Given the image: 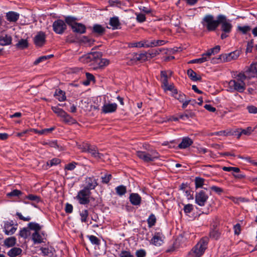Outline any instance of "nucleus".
<instances>
[{
	"label": "nucleus",
	"mask_w": 257,
	"mask_h": 257,
	"mask_svg": "<svg viewBox=\"0 0 257 257\" xmlns=\"http://www.w3.org/2000/svg\"><path fill=\"white\" fill-rule=\"evenodd\" d=\"M148 55L147 52L136 54L135 59L138 61H145L148 59Z\"/></svg>",
	"instance_id": "39"
},
{
	"label": "nucleus",
	"mask_w": 257,
	"mask_h": 257,
	"mask_svg": "<svg viewBox=\"0 0 257 257\" xmlns=\"http://www.w3.org/2000/svg\"><path fill=\"white\" fill-rule=\"evenodd\" d=\"M204 179L200 177H196L195 179L196 188H201L204 184Z\"/></svg>",
	"instance_id": "51"
},
{
	"label": "nucleus",
	"mask_w": 257,
	"mask_h": 257,
	"mask_svg": "<svg viewBox=\"0 0 257 257\" xmlns=\"http://www.w3.org/2000/svg\"><path fill=\"white\" fill-rule=\"evenodd\" d=\"M105 29L101 25L99 24H95L93 26L92 32L99 35H103L105 32Z\"/></svg>",
	"instance_id": "28"
},
{
	"label": "nucleus",
	"mask_w": 257,
	"mask_h": 257,
	"mask_svg": "<svg viewBox=\"0 0 257 257\" xmlns=\"http://www.w3.org/2000/svg\"><path fill=\"white\" fill-rule=\"evenodd\" d=\"M220 50V47L219 45H217L214 48L208 50L206 53H205V54L206 57H208V59L209 60L210 59L211 55L218 53Z\"/></svg>",
	"instance_id": "27"
},
{
	"label": "nucleus",
	"mask_w": 257,
	"mask_h": 257,
	"mask_svg": "<svg viewBox=\"0 0 257 257\" xmlns=\"http://www.w3.org/2000/svg\"><path fill=\"white\" fill-rule=\"evenodd\" d=\"M61 118L62 121L66 123L74 124L76 122V120L66 112L65 114H64V116H62Z\"/></svg>",
	"instance_id": "32"
},
{
	"label": "nucleus",
	"mask_w": 257,
	"mask_h": 257,
	"mask_svg": "<svg viewBox=\"0 0 257 257\" xmlns=\"http://www.w3.org/2000/svg\"><path fill=\"white\" fill-rule=\"evenodd\" d=\"M88 238L91 241V242L94 244L98 245L100 243L99 239L94 235H89L88 236Z\"/></svg>",
	"instance_id": "58"
},
{
	"label": "nucleus",
	"mask_w": 257,
	"mask_h": 257,
	"mask_svg": "<svg viewBox=\"0 0 257 257\" xmlns=\"http://www.w3.org/2000/svg\"><path fill=\"white\" fill-rule=\"evenodd\" d=\"M6 19L10 22H16L19 18L20 15L19 13L11 11L6 14Z\"/></svg>",
	"instance_id": "19"
},
{
	"label": "nucleus",
	"mask_w": 257,
	"mask_h": 257,
	"mask_svg": "<svg viewBox=\"0 0 257 257\" xmlns=\"http://www.w3.org/2000/svg\"><path fill=\"white\" fill-rule=\"evenodd\" d=\"M12 38L10 35H5L0 36V45L7 46L11 44Z\"/></svg>",
	"instance_id": "21"
},
{
	"label": "nucleus",
	"mask_w": 257,
	"mask_h": 257,
	"mask_svg": "<svg viewBox=\"0 0 257 257\" xmlns=\"http://www.w3.org/2000/svg\"><path fill=\"white\" fill-rule=\"evenodd\" d=\"M208 61V57H206L205 53L202 54L201 58L196 59H193L189 62L190 63H202Z\"/></svg>",
	"instance_id": "37"
},
{
	"label": "nucleus",
	"mask_w": 257,
	"mask_h": 257,
	"mask_svg": "<svg viewBox=\"0 0 257 257\" xmlns=\"http://www.w3.org/2000/svg\"><path fill=\"white\" fill-rule=\"evenodd\" d=\"M26 198L36 202H39L40 201V198L39 196L33 194H30L27 196Z\"/></svg>",
	"instance_id": "59"
},
{
	"label": "nucleus",
	"mask_w": 257,
	"mask_h": 257,
	"mask_svg": "<svg viewBox=\"0 0 257 257\" xmlns=\"http://www.w3.org/2000/svg\"><path fill=\"white\" fill-rule=\"evenodd\" d=\"M173 72L170 71H162L161 72V81L163 84H167V82H168V78H170L172 75Z\"/></svg>",
	"instance_id": "25"
},
{
	"label": "nucleus",
	"mask_w": 257,
	"mask_h": 257,
	"mask_svg": "<svg viewBox=\"0 0 257 257\" xmlns=\"http://www.w3.org/2000/svg\"><path fill=\"white\" fill-rule=\"evenodd\" d=\"M208 240L209 238L207 237L202 238L190 252L188 257H200L207 247Z\"/></svg>",
	"instance_id": "3"
},
{
	"label": "nucleus",
	"mask_w": 257,
	"mask_h": 257,
	"mask_svg": "<svg viewBox=\"0 0 257 257\" xmlns=\"http://www.w3.org/2000/svg\"><path fill=\"white\" fill-rule=\"evenodd\" d=\"M147 221L149 227H151L154 226L156 222V218L155 216L153 214H151L149 217Z\"/></svg>",
	"instance_id": "47"
},
{
	"label": "nucleus",
	"mask_w": 257,
	"mask_h": 257,
	"mask_svg": "<svg viewBox=\"0 0 257 257\" xmlns=\"http://www.w3.org/2000/svg\"><path fill=\"white\" fill-rule=\"evenodd\" d=\"M137 156L145 162H151L154 161L159 158V153L154 150H151L148 152L144 151H137Z\"/></svg>",
	"instance_id": "5"
},
{
	"label": "nucleus",
	"mask_w": 257,
	"mask_h": 257,
	"mask_svg": "<svg viewBox=\"0 0 257 257\" xmlns=\"http://www.w3.org/2000/svg\"><path fill=\"white\" fill-rule=\"evenodd\" d=\"M187 75L193 81L201 80V76H197V74L192 69H190L187 71Z\"/></svg>",
	"instance_id": "33"
},
{
	"label": "nucleus",
	"mask_w": 257,
	"mask_h": 257,
	"mask_svg": "<svg viewBox=\"0 0 257 257\" xmlns=\"http://www.w3.org/2000/svg\"><path fill=\"white\" fill-rule=\"evenodd\" d=\"M22 192L19 190L15 189L10 193H7V196L9 198H12L13 197L19 196L22 195Z\"/></svg>",
	"instance_id": "48"
},
{
	"label": "nucleus",
	"mask_w": 257,
	"mask_h": 257,
	"mask_svg": "<svg viewBox=\"0 0 257 257\" xmlns=\"http://www.w3.org/2000/svg\"><path fill=\"white\" fill-rule=\"evenodd\" d=\"M193 144V141L188 137H185L182 139L181 143L178 145L179 149H186Z\"/></svg>",
	"instance_id": "22"
},
{
	"label": "nucleus",
	"mask_w": 257,
	"mask_h": 257,
	"mask_svg": "<svg viewBox=\"0 0 257 257\" xmlns=\"http://www.w3.org/2000/svg\"><path fill=\"white\" fill-rule=\"evenodd\" d=\"M81 220L82 222H86L87 221V217L88 216V212L87 210L83 211L80 213Z\"/></svg>",
	"instance_id": "56"
},
{
	"label": "nucleus",
	"mask_w": 257,
	"mask_h": 257,
	"mask_svg": "<svg viewBox=\"0 0 257 257\" xmlns=\"http://www.w3.org/2000/svg\"><path fill=\"white\" fill-rule=\"evenodd\" d=\"M22 249L19 247H14L11 249L8 252V254L10 257H16L20 254L22 252Z\"/></svg>",
	"instance_id": "31"
},
{
	"label": "nucleus",
	"mask_w": 257,
	"mask_h": 257,
	"mask_svg": "<svg viewBox=\"0 0 257 257\" xmlns=\"http://www.w3.org/2000/svg\"><path fill=\"white\" fill-rule=\"evenodd\" d=\"M174 97L179 100L180 102H184L185 99L186 98V96L183 93H178L177 91V94H174Z\"/></svg>",
	"instance_id": "60"
},
{
	"label": "nucleus",
	"mask_w": 257,
	"mask_h": 257,
	"mask_svg": "<svg viewBox=\"0 0 257 257\" xmlns=\"http://www.w3.org/2000/svg\"><path fill=\"white\" fill-rule=\"evenodd\" d=\"M54 96L60 101H63L66 100V97L64 91L61 89H57L54 94Z\"/></svg>",
	"instance_id": "30"
},
{
	"label": "nucleus",
	"mask_w": 257,
	"mask_h": 257,
	"mask_svg": "<svg viewBox=\"0 0 257 257\" xmlns=\"http://www.w3.org/2000/svg\"><path fill=\"white\" fill-rule=\"evenodd\" d=\"M222 170L224 171H233V173H239L240 169L238 167H223Z\"/></svg>",
	"instance_id": "52"
},
{
	"label": "nucleus",
	"mask_w": 257,
	"mask_h": 257,
	"mask_svg": "<svg viewBox=\"0 0 257 257\" xmlns=\"http://www.w3.org/2000/svg\"><path fill=\"white\" fill-rule=\"evenodd\" d=\"M66 23L71 27H72V26L75 24L76 23L75 22V19L71 17H67L65 19Z\"/></svg>",
	"instance_id": "61"
},
{
	"label": "nucleus",
	"mask_w": 257,
	"mask_h": 257,
	"mask_svg": "<svg viewBox=\"0 0 257 257\" xmlns=\"http://www.w3.org/2000/svg\"><path fill=\"white\" fill-rule=\"evenodd\" d=\"M131 204L135 206H139L141 204L142 198L138 193H131L129 197Z\"/></svg>",
	"instance_id": "16"
},
{
	"label": "nucleus",
	"mask_w": 257,
	"mask_h": 257,
	"mask_svg": "<svg viewBox=\"0 0 257 257\" xmlns=\"http://www.w3.org/2000/svg\"><path fill=\"white\" fill-rule=\"evenodd\" d=\"M16 47L21 49H24L28 47V41L26 39H21L16 45Z\"/></svg>",
	"instance_id": "38"
},
{
	"label": "nucleus",
	"mask_w": 257,
	"mask_h": 257,
	"mask_svg": "<svg viewBox=\"0 0 257 257\" xmlns=\"http://www.w3.org/2000/svg\"><path fill=\"white\" fill-rule=\"evenodd\" d=\"M119 257H135L130 251L122 250L119 254Z\"/></svg>",
	"instance_id": "62"
},
{
	"label": "nucleus",
	"mask_w": 257,
	"mask_h": 257,
	"mask_svg": "<svg viewBox=\"0 0 257 257\" xmlns=\"http://www.w3.org/2000/svg\"><path fill=\"white\" fill-rule=\"evenodd\" d=\"M99 52H91L81 57L80 62L84 63H91V65H95V58H98Z\"/></svg>",
	"instance_id": "8"
},
{
	"label": "nucleus",
	"mask_w": 257,
	"mask_h": 257,
	"mask_svg": "<svg viewBox=\"0 0 257 257\" xmlns=\"http://www.w3.org/2000/svg\"><path fill=\"white\" fill-rule=\"evenodd\" d=\"M28 226L30 229L35 230V232H38L41 229L39 224L34 222L29 223Z\"/></svg>",
	"instance_id": "45"
},
{
	"label": "nucleus",
	"mask_w": 257,
	"mask_h": 257,
	"mask_svg": "<svg viewBox=\"0 0 257 257\" xmlns=\"http://www.w3.org/2000/svg\"><path fill=\"white\" fill-rule=\"evenodd\" d=\"M217 18L219 19V25H220V30L222 32L220 37L223 40L228 36V34L231 32L233 26L230 21L226 16L219 15Z\"/></svg>",
	"instance_id": "2"
},
{
	"label": "nucleus",
	"mask_w": 257,
	"mask_h": 257,
	"mask_svg": "<svg viewBox=\"0 0 257 257\" xmlns=\"http://www.w3.org/2000/svg\"><path fill=\"white\" fill-rule=\"evenodd\" d=\"M53 31L58 34H62L66 30L67 26L62 20L55 21L52 25Z\"/></svg>",
	"instance_id": "7"
},
{
	"label": "nucleus",
	"mask_w": 257,
	"mask_h": 257,
	"mask_svg": "<svg viewBox=\"0 0 257 257\" xmlns=\"http://www.w3.org/2000/svg\"><path fill=\"white\" fill-rule=\"evenodd\" d=\"M238 130L240 131L239 132V133L237 136V139H239L241 135L242 134L244 135L249 136L254 131V130H252L250 126L247 127L246 129L240 128Z\"/></svg>",
	"instance_id": "34"
},
{
	"label": "nucleus",
	"mask_w": 257,
	"mask_h": 257,
	"mask_svg": "<svg viewBox=\"0 0 257 257\" xmlns=\"http://www.w3.org/2000/svg\"><path fill=\"white\" fill-rule=\"evenodd\" d=\"M220 235V233L216 229L215 225H213V228L211 229L209 232V236L211 238L217 240L219 238Z\"/></svg>",
	"instance_id": "29"
},
{
	"label": "nucleus",
	"mask_w": 257,
	"mask_h": 257,
	"mask_svg": "<svg viewBox=\"0 0 257 257\" xmlns=\"http://www.w3.org/2000/svg\"><path fill=\"white\" fill-rule=\"evenodd\" d=\"M71 28L73 32L79 34H83L86 31L85 26L81 23H76L72 26Z\"/></svg>",
	"instance_id": "20"
},
{
	"label": "nucleus",
	"mask_w": 257,
	"mask_h": 257,
	"mask_svg": "<svg viewBox=\"0 0 257 257\" xmlns=\"http://www.w3.org/2000/svg\"><path fill=\"white\" fill-rule=\"evenodd\" d=\"M130 46L131 47L149 48V41L144 39L138 42L132 43L130 44Z\"/></svg>",
	"instance_id": "23"
},
{
	"label": "nucleus",
	"mask_w": 257,
	"mask_h": 257,
	"mask_svg": "<svg viewBox=\"0 0 257 257\" xmlns=\"http://www.w3.org/2000/svg\"><path fill=\"white\" fill-rule=\"evenodd\" d=\"M51 108L53 112L56 113L58 116L60 117L61 118H62V116H64L65 111L62 109L58 107V106H52Z\"/></svg>",
	"instance_id": "40"
},
{
	"label": "nucleus",
	"mask_w": 257,
	"mask_h": 257,
	"mask_svg": "<svg viewBox=\"0 0 257 257\" xmlns=\"http://www.w3.org/2000/svg\"><path fill=\"white\" fill-rule=\"evenodd\" d=\"M253 75L247 76L244 72H241L236 75L234 79L231 80L228 85L230 89L239 92H243L246 88L244 80L247 78L252 77Z\"/></svg>",
	"instance_id": "1"
},
{
	"label": "nucleus",
	"mask_w": 257,
	"mask_h": 257,
	"mask_svg": "<svg viewBox=\"0 0 257 257\" xmlns=\"http://www.w3.org/2000/svg\"><path fill=\"white\" fill-rule=\"evenodd\" d=\"M101 53L99 52L98 58H95V65L96 66L94 67V69H101L109 64V60L107 59L101 58Z\"/></svg>",
	"instance_id": "10"
},
{
	"label": "nucleus",
	"mask_w": 257,
	"mask_h": 257,
	"mask_svg": "<svg viewBox=\"0 0 257 257\" xmlns=\"http://www.w3.org/2000/svg\"><path fill=\"white\" fill-rule=\"evenodd\" d=\"M208 198V196L206 193L203 190H201L196 194L195 202L198 205L203 206L206 202Z\"/></svg>",
	"instance_id": "9"
},
{
	"label": "nucleus",
	"mask_w": 257,
	"mask_h": 257,
	"mask_svg": "<svg viewBox=\"0 0 257 257\" xmlns=\"http://www.w3.org/2000/svg\"><path fill=\"white\" fill-rule=\"evenodd\" d=\"M30 235L29 229L27 228H23L19 232V235L25 239L27 238Z\"/></svg>",
	"instance_id": "42"
},
{
	"label": "nucleus",
	"mask_w": 257,
	"mask_h": 257,
	"mask_svg": "<svg viewBox=\"0 0 257 257\" xmlns=\"http://www.w3.org/2000/svg\"><path fill=\"white\" fill-rule=\"evenodd\" d=\"M78 148L81 150L82 152H86L88 151L89 147H90V144L87 143H83L81 145L78 146Z\"/></svg>",
	"instance_id": "55"
},
{
	"label": "nucleus",
	"mask_w": 257,
	"mask_h": 257,
	"mask_svg": "<svg viewBox=\"0 0 257 257\" xmlns=\"http://www.w3.org/2000/svg\"><path fill=\"white\" fill-rule=\"evenodd\" d=\"M109 25L112 27L113 30L119 29L120 23L117 17L111 18L109 20Z\"/></svg>",
	"instance_id": "26"
},
{
	"label": "nucleus",
	"mask_w": 257,
	"mask_h": 257,
	"mask_svg": "<svg viewBox=\"0 0 257 257\" xmlns=\"http://www.w3.org/2000/svg\"><path fill=\"white\" fill-rule=\"evenodd\" d=\"M32 238L34 243H40L43 242V238L38 232H35L33 233Z\"/></svg>",
	"instance_id": "36"
},
{
	"label": "nucleus",
	"mask_w": 257,
	"mask_h": 257,
	"mask_svg": "<svg viewBox=\"0 0 257 257\" xmlns=\"http://www.w3.org/2000/svg\"><path fill=\"white\" fill-rule=\"evenodd\" d=\"M34 43L38 47H42L46 42V35L43 32H39L34 37Z\"/></svg>",
	"instance_id": "11"
},
{
	"label": "nucleus",
	"mask_w": 257,
	"mask_h": 257,
	"mask_svg": "<svg viewBox=\"0 0 257 257\" xmlns=\"http://www.w3.org/2000/svg\"><path fill=\"white\" fill-rule=\"evenodd\" d=\"M86 186L84 188H87L89 191L94 189L98 185L97 180L93 176L86 178Z\"/></svg>",
	"instance_id": "13"
},
{
	"label": "nucleus",
	"mask_w": 257,
	"mask_h": 257,
	"mask_svg": "<svg viewBox=\"0 0 257 257\" xmlns=\"http://www.w3.org/2000/svg\"><path fill=\"white\" fill-rule=\"evenodd\" d=\"M112 178V176L110 174H105L103 176H102L101 182L103 184H108Z\"/></svg>",
	"instance_id": "50"
},
{
	"label": "nucleus",
	"mask_w": 257,
	"mask_h": 257,
	"mask_svg": "<svg viewBox=\"0 0 257 257\" xmlns=\"http://www.w3.org/2000/svg\"><path fill=\"white\" fill-rule=\"evenodd\" d=\"M115 191L118 195L122 196L126 192V188L123 185H120L115 188Z\"/></svg>",
	"instance_id": "44"
},
{
	"label": "nucleus",
	"mask_w": 257,
	"mask_h": 257,
	"mask_svg": "<svg viewBox=\"0 0 257 257\" xmlns=\"http://www.w3.org/2000/svg\"><path fill=\"white\" fill-rule=\"evenodd\" d=\"M195 116L194 113L192 112H190L188 111H186L184 114H181L179 115V118L181 119H184L185 117L187 118H192Z\"/></svg>",
	"instance_id": "49"
},
{
	"label": "nucleus",
	"mask_w": 257,
	"mask_h": 257,
	"mask_svg": "<svg viewBox=\"0 0 257 257\" xmlns=\"http://www.w3.org/2000/svg\"><path fill=\"white\" fill-rule=\"evenodd\" d=\"M53 57V55H47V56H41L39 58H38L37 59H36L35 62H34V64L35 65H37L38 64H39V63L41 62H43V61H44L47 59H49L52 57Z\"/></svg>",
	"instance_id": "46"
},
{
	"label": "nucleus",
	"mask_w": 257,
	"mask_h": 257,
	"mask_svg": "<svg viewBox=\"0 0 257 257\" xmlns=\"http://www.w3.org/2000/svg\"><path fill=\"white\" fill-rule=\"evenodd\" d=\"M163 87L165 91L169 90L172 91L174 94H177V89L174 88V86L173 84L169 85L168 84V82H167V84H163Z\"/></svg>",
	"instance_id": "43"
},
{
	"label": "nucleus",
	"mask_w": 257,
	"mask_h": 257,
	"mask_svg": "<svg viewBox=\"0 0 257 257\" xmlns=\"http://www.w3.org/2000/svg\"><path fill=\"white\" fill-rule=\"evenodd\" d=\"M166 43V41L161 40L149 41V48L162 46Z\"/></svg>",
	"instance_id": "35"
},
{
	"label": "nucleus",
	"mask_w": 257,
	"mask_h": 257,
	"mask_svg": "<svg viewBox=\"0 0 257 257\" xmlns=\"http://www.w3.org/2000/svg\"><path fill=\"white\" fill-rule=\"evenodd\" d=\"M55 129L54 127L49 128H45L40 131H36L35 132L39 135L48 134L51 133Z\"/></svg>",
	"instance_id": "53"
},
{
	"label": "nucleus",
	"mask_w": 257,
	"mask_h": 257,
	"mask_svg": "<svg viewBox=\"0 0 257 257\" xmlns=\"http://www.w3.org/2000/svg\"><path fill=\"white\" fill-rule=\"evenodd\" d=\"M91 194L90 191L87 188H83L78 192L76 198L80 204L85 205L89 203Z\"/></svg>",
	"instance_id": "6"
},
{
	"label": "nucleus",
	"mask_w": 257,
	"mask_h": 257,
	"mask_svg": "<svg viewBox=\"0 0 257 257\" xmlns=\"http://www.w3.org/2000/svg\"><path fill=\"white\" fill-rule=\"evenodd\" d=\"M16 239L15 237H10L6 239L4 243L6 246L11 247L14 246L16 244Z\"/></svg>",
	"instance_id": "41"
},
{
	"label": "nucleus",
	"mask_w": 257,
	"mask_h": 257,
	"mask_svg": "<svg viewBox=\"0 0 257 257\" xmlns=\"http://www.w3.org/2000/svg\"><path fill=\"white\" fill-rule=\"evenodd\" d=\"M88 152L90 153L93 157L96 159H100L103 156L102 154L98 152L96 147L94 146H91L90 145V147H89Z\"/></svg>",
	"instance_id": "24"
},
{
	"label": "nucleus",
	"mask_w": 257,
	"mask_h": 257,
	"mask_svg": "<svg viewBox=\"0 0 257 257\" xmlns=\"http://www.w3.org/2000/svg\"><path fill=\"white\" fill-rule=\"evenodd\" d=\"M246 108L250 113H257V107L255 106L249 105Z\"/></svg>",
	"instance_id": "63"
},
{
	"label": "nucleus",
	"mask_w": 257,
	"mask_h": 257,
	"mask_svg": "<svg viewBox=\"0 0 257 257\" xmlns=\"http://www.w3.org/2000/svg\"><path fill=\"white\" fill-rule=\"evenodd\" d=\"M243 72L247 76H254V74L257 75V63L250 65L249 67L246 68L245 71ZM253 77L254 76L252 77Z\"/></svg>",
	"instance_id": "18"
},
{
	"label": "nucleus",
	"mask_w": 257,
	"mask_h": 257,
	"mask_svg": "<svg viewBox=\"0 0 257 257\" xmlns=\"http://www.w3.org/2000/svg\"><path fill=\"white\" fill-rule=\"evenodd\" d=\"M151 243L155 246H160L163 243V235L160 232L155 233Z\"/></svg>",
	"instance_id": "15"
},
{
	"label": "nucleus",
	"mask_w": 257,
	"mask_h": 257,
	"mask_svg": "<svg viewBox=\"0 0 257 257\" xmlns=\"http://www.w3.org/2000/svg\"><path fill=\"white\" fill-rule=\"evenodd\" d=\"M219 19H214V17L211 15H207L203 19L202 24L206 28L208 31H214L219 26Z\"/></svg>",
	"instance_id": "4"
},
{
	"label": "nucleus",
	"mask_w": 257,
	"mask_h": 257,
	"mask_svg": "<svg viewBox=\"0 0 257 257\" xmlns=\"http://www.w3.org/2000/svg\"><path fill=\"white\" fill-rule=\"evenodd\" d=\"M137 16L136 20L139 23H143L146 20V16L142 13L136 14Z\"/></svg>",
	"instance_id": "57"
},
{
	"label": "nucleus",
	"mask_w": 257,
	"mask_h": 257,
	"mask_svg": "<svg viewBox=\"0 0 257 257\" xmlns=\"http://www.w3.org/2000/svg\"><path fill=\"white\" fill-rule=\"evenodd\" d=\"M136 255L137 257H145L146 255V252L144 249H139L137 250Z\"/></svg>",
	"instance_id": "64"
},
{
	"label": "nucleus",
	"mask_w": 257,
	"mask_h": 257,
	"mask_svg": "<svg viewBox=\"0 0 257 257\" xmlns=\"http://www.w3.org/2000/svg\"><path fill=\"white\" fill-rule=\"evenodd\" d=\"M117 107V105L115 103H105L102 107L101 111L104 113H112L116 111Z\"/></svg>",
	"instance_id": "14"
},
{
	"label": "nucleus",
	"mask_w": 257,
	"mask_h": 257,
	"mask_svg": "<svg viewBox=\"0 0 257 257\" xmlns=\"http://www.w3.org/2000/svg\"><path fill=\"white\" fill-rule=\"evenodd\" d=\"M13 224L7 222L5 223L4 228L6 234L9 235L13 234L16 231L17 228L13 226Z\"/></svg>",
	"instance_id": "17"
},
{
	"label": "nucleus",
	"mask_w": 257,
	"mask_h": 257,
	"mask_svg": "<svg viewBox=\"0 0 257 257\" xmlns=\"http://www.w3.org/2000/svg\"><path fill=\"white\" fill-rule=\"evenodd\" d=\"M237 30L240 31L242 34H245L247 32L251 30V28L248 26H238Z\"/></svg>",
	"instance_id": "54"
},
{
	"label": "nucleus",
	"mask_w": 257,
	"mask_h": 257,
	"mask_svg": "<svg viewBox=\"0 0 257 257\" xmlns=\"http://www.w3.org/2000/svg\"><path fill=\"white\" fill-rule=\"evenodd\" d=\"M239 55V52L234 51L227 54H222L220 55L219 59L223 60L224 62H229L236 59Z\"/></svg>",
	"instance_id": "12"
}]
</instances>
